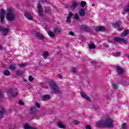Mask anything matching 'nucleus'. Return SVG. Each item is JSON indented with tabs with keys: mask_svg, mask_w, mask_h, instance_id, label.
Returning a JSON list of instances; mask_svg holds the SVG:
<instances>
[{
	"mask_svg": "<svg viewBox=\"0 0 129 129\" xmlns=\"http://www.w3.org/2000/svg\"><path fill=\"white\" fill-rule=\"evenodd\" d=\"M96 126L98 127L101 128H113V121L110 118H106L101 119L99 122L97 123Z\"/></svg>",
	"mask_w": 129,
	"mask_h": 129,
	"instance_id": "obj_1",
	"label": "nucleus"
},
{
	"mask_svg": "<svg viewBox=\"0 0 129 129\" xmlns=\"http://www.w3.org/2000/svg\"><path fill=\"white\" fill-rule=\"evenodd\" d=\"M6 19L9 22H14L16 20V14L12 9H8Z\"/></svg>",
	"mask_w": 129,
	"mask_h": 129,
	"instance_id": "obj_2",
	"label": "nucleus"
},
{
	"mask_svg": "<svg viewBox=\"0 0 129 129\" xmlns=\"http://www.w3.org/2000/svg\"><path fill=\"white\" fill-rule=\"evenodd\" d=\"M48 83L54 93H60L61 92L60 88H59L58 85L56 84L54 81L50 80L48 81Z\"/></svg>",
	"mask_w": 129,
	"mask_h": 129,
	"instance_id": "obj_3",
	"label": "nucleus"
},
{
	"mask_svg": "<svg viewBox=\"0 0 129 129\" xmlns=\"http://www.w3.org/2000/svg\"><path fill=\"white\" fill-rule=\"evenodd\" d=\"M6 15V10L4 9H1V12L0 13V19L2 24L5 23V16Z\"/></svg>",
	"mask_w": 129,
	"mask_h": 129,
	"instance_id": "obj_4",
	"label": "nucleus"
},
{
	"mask_svg": "<svg viewBox=\"0 0 129 129\" xmlns=\"http://www.w3.org/2000/svg\"><path fill=\"white\" fill-rule=\"evenodd\" d=\"M37 9L38 10V14L40 17H43L44 16V13H43V7H42V5L39 3L37 5Z\"/></svg>",
	"mask_w": 129,
	"mask_h": 129,
	"instance_id": "obj_5",
	"label": "nucleus"
},
{
	"mask_svg": "<svg viewBox=\"0 0 129 129\" xmlns=\"http://www.w3.org/2000/svg\"><path fill=\"white\" fill-rule=\"evenodd\" d=\"M9 31L10 28L2 26L1 32H3V36H7V34L9 33Z\"/></svg>",
	"mask_w": 129,
	"mask_h": 129,
	"instance_id": "obj_6",
	"label": "nucleus"
},
{
	"mask_svg": "<svg viewBox=\"0 0 129 129\" xmlns=\"http://www.w3.org/2000/svg\"><path fill=\"white\" fill-rule=\"evenodd\" d=\"M96 32H105L106 28L102 26H97L95 28Z\"/></svg>",
	"mask_w": 129,
	"mask_h": 129,
	"instance_id": "obj_7",
	"label": "nucleus"
},
{
	"mask_svg": "<svg viewBox=\"0 0 129 129\" xmlns=\"http://www.w3.org/2000/svg\"><path fill=\"white\" fill-rule=\"evenodd\" d=\"M114 41H115V42H118V43H120V42H122L123 44H127V40L124 39H121L119 37L115 38Z\"/></svg>",
	"mask_w": 129,
	"mask_h": 129,
	"instance_id": "obj_8",
	"label": "nucleus"
},
{
	"mask_svg": "<svg viewBox=\"0 0 129 129\" xmlns=\"http://www.w3.org/2000/svg\"><path fill=\"white\" fill-rule=\"evenodd\" d=\"M116 68L117 72L118 74H119V75L122 74V73H123V72H124V70L123 69V68L120 67L119 66H117L116 67Z\"/></svg>",
	"mask_w": 129,
	"mask_h": 129,
	"instance_id": "obj_9",
	"label": "nucleus"
},
{
	"mask_svg": "<svg viewBox=\"0 0 129 129\" xmlns=\"http://www.w3.org/2000/svg\"><path fill=\"white\" fill-rule=\"evenodd\" d=\"M80 29H81L82 30H84V31H85V32H87V33L91 32V30L90 29V28H89L87 25H81L80 26Z\"/></svg>",
	"mask_w": 129,
	"mask_h": 129,
	"instance_id": "obj_10",
	"label": "nucleus"
},
{
	"mask_svg": "<svg viewBox=\"0 0 129 129\" xmlns=\"http://www.w3.org/2000/svg\"><path fill=\"white\" fill-rule=\"evenodd\" d=\"M9 92L11 96L13 97H16L18 95V92H16L15 93H14V88H11L9 90Z\"/></svg>",
	"mask_w": 129,
	"mask_h": 129,
	"instance_id": "obj_11",
	"label": "nucleus"
},
{
	"mask_svg": "<svg viewBox=\"0 0 129 129\" xmlns=\"http://www.w3.org/2000/svg\"><path fill=\"white\" fill-rule=\"evenodd\" d=\"M35 37H36L38 40H44V36H43L40 32H36L35 33Z\"/></svg>",
	"mask_w": 129,
	"mask_h": 129,
	"instance_id": "obj_12",
	"label": "nucleus"
},
{
	"mask_svg": "<svg viewBox=\"0 0 129 129\" xmlns=\"http://www.w3.org/2000/svg\"><path fill=\"white\" fill-rule=\"evenodd\" d=\"M129 33V30L126 29L124 30L122 33L121 34V38H124V37H126Z\"/></svg>",
	"mask_w": 129,
	"mask_h": 129,
	"instance_id": "obj_13",
	"label": "nucleus"
},
{
	"mask_svg": "<svg viewBox=\"0 0 129 129\" xmlns=\"http://www.w3.org/2000/svg\"><path fill=\"white\" fill-rule=\"evenodd\" d=\"M24 16L27 18L28 20L33 21V17H32L29 12H24Z\"/></svg>",
	"mask_w": 129,
	"mask_h": 129,
	"instance_id": "obj_14",
	"label": "nucleus"
},
{
	"mask_svg": "<svg viewBox=\"0 0 129 129\" xmlns=\"http://www.w3.org/2000/svg\"><path fill=\"white\" fill-rule=\"evenodd\" d=\"M80 94L82 97H83V98H84L85 99H86L87 101H90L91 99L88 96H87L86 94H85L84 92H80Z\"/></svg>",
	"mask_w": 129,
	"mask_h": 129,
	"instance_id": "obj_15",
	"label": "nucleus"
},
{
	"mask_svg": "<svg viewBox=\"0 0 129 129\" xmlns=\"http://www.w3.org/2000/svg\"><path fill=\"white\" fill-rule=\"evenodd\" d=\"M74 16V14L72 12H70L68 17L67 18V22L68 23H71V17Z\"/></svg>",
	"mask_w": 129,
	"mask_h": 129,
	"instance_id": "obj_16",
	"label": "nucleus"
},
{
	"mask_svg": "<svg viewBox=\"0 0 129 129\" xmlns=\"http://www.w3.org/2000/svg\"><path fill=\"white\" fill-rule=\"evenodd\" d=\"M120 25H121V22H116V23L112 24V27H114L115 29H118Z\"/></svg>",
	"mask_w": 129,
	"mask_h": 129,
	"instance_id": "obj_17",
	"label": "nucleus"
},
{
	"mask_svg": "<svg viewBox=\"0 0 129 129\" xmlns=\"http://www.w3.org/2000/svg\"><path fill=\"white\" fill-rule=\"evenodd\" d=\"M30 113H31V114H33V115L37 114V108H36V107L31 108Z\"/></svg>",
	"mask_w": 129,
	"mask_h": 129,
	"instance_id": "obj_18",
	"label": "nucleus"
},
{
	"mask_svg": "<svg viewBox=\"0 0 129 129\" xmlns=\"http://www.w3.org/2000/svg\"><path fill=\"white\" fill-rule=\"evenodd\" d=\"M78 6L77 2H75L73 3V5L70 6V8L73 11H74V10L77 8Z\"/></svg>",
	"mask_w": 129,
	"mask_h": 129,
	"instance_id": "obj_19",
	"label": "nucleus"
},
{
	"mask_svg": "<svg viewBox=\"0 0 129 129\" xmlns=\"http://www.w3.org/2000/svg\"><path fill=\"white\" fill-rule=\"evenodd\" d=\"M79 14L80 17H84L85 16V10L83 9H81Z\"/></svg>",
	"mask_w": 129,
	"mask_h": 129,
	"instance_id": "obj_20",
	"label": "nucleus"
},
{
	"mask_svg": "<svg viewBox=\"0 0 129 129\" xmlns=\"http://www.w3.org/2000/svg\"><path fill=\"white\" fill-rule=\"evenodd\" d=\"M50 96L49 95H44L42 96V100L45 101V100H49L50 99Z\"/></svg>",
	"mask_w": 129,
	"mask_h": 129,
	"instance_id": "obj_21",
	"label": "nucleus"
},
{
	"mask_svg": "<svg viewBox=\"0 0 129 129\" xmlns=\"http://www.w3.org/2000/svg\"><path fill=\"white\" fill-rule=\"evenodd\" d=\"M5 111V108L4 107H2L1 108V110L0 111V119L2 118L3 117V116H4Z\"/></svg>",
	"mask_w": 129,
	"mask_h": 129,
	"instance_id": "obj_22",
	"label": "nucleus"
},
{
	"mask_svg": "<svg viewBox=\"0 0 129 129\" xmlns=\"http://www.w3.org/2000/svg\"><path fill=\"white\" fill-rule=\"evenodd\" d=\"M17 68V65L16 64H11L9 67L10 70H15Z\"/></svg>",
	"mask_w": 129,
	"mask_h": 129,
	"instance_id": "obj_23",
	"label": "nucleus"
},
{
	"mask_svg": "<svg viewBox=\"0 0 129 129\" xmlns=\"http://www.w3.org/2000/svg\"><path fill=\"white\" fill-rule=\"evenodd\" d=\"M4 75L5 76H10V75H11V72H10V71L9 70H5L4 71Z\"/></svg>",
	"mask_w": 129,
	"mask_h": 129,
	"instance_id": "obj_24",
	"label": "nucleus"
},
{
	"mask_svg": "<svg viewBox=\"0 0 129 129\" xmlns=\"http://www.w3.org/2000/svg\"><path fill=\"white\" fill-rule=\"evenodd\" d=\"M23 73H24L23 72V71H21L20 70H19L17 72V75H18V76H22Z\"/></svg>",
	"mask_w": 129,
	"mask_h": 129,
	"instance_id": "obj_25",
	"label": "nucleus"
},
{
	"mask_svg": "<svg viewBox=\"0 0 129 129\" xmlns=\"http://www.w3.org/2000/svg\"><path fill=\"white\" fill-rule=\"evenodd\" d=\"M48 34L49 37H51V38H54V37H55V34H54V33H53L52 31H48Z\"/></svg>",
	"mask_w": 129,
	"mask_h": 129,
	"instance_id": "obj_26",
	"label": "nucleus"
},
{
	"mask_svg": "<svg viewBox=\"0 0 129 129\" xmlns=\"http://www.w3.org/2000/svg\"><path fill=\"white\" fill-rule=\"evenodd\" d=\"M58 126L59 127H60V128H65V126H64L63 124L61 123L60 122H58Z\"/></svg>",
	"mask_w": 129,
	"mask_h": 129,
	"instance_id": "obj_27",
	"label": "nucleus"
},
{
	"mask_svg": "<svg viewBox=\"0 0 129 129\" xmlns=\"http://www.w3.org/2000/svg\"><path fill=\"white\" fill-rule=\"evenodd\" d=\"M89 49H95L96 46L94 44H91L89 46Z\"/></svg>",
	"mask_w": 129,
	"mask_h": 129,
	"instance_id": "obj_28",
	"label": "nucleus"
},
{
	"mask_svg": "<svg viewBox=\"0 0 129 129\" xmlns=\"http://www.w3.org/2000/svg\"><path fill=\"white\" fill-rule=\"evenodd\" d=\"M86 6V2L85 1H82L81 2V7L84 8Z\"/></svg>",
	"mask_w": 129,
	"mask_h": 129,
	"instance_id": "obj_29",
	"label": "nucleus"
},
{
	"mask_svg": "<svg viewBox=\"0 0 129 129\" xmlns=\"http://www.w3.org/2000/svg\"><path fill=\"white\" fill-rule=\"evenodd\" d=\"M112 87L113 89H117V88H118V86L116 84H113Z\"/></svg>",
	"mask_w": 129,
	"mask_h": 129,
	"instance_id": "obj_30",
	"label": "nucleus"
},
{
	"mask_svg": "<svg viewBox=\"0 0 129 129\" xmlns=\"http://www.w3.org/2000/svg\"><path fill=\"white\" fill-rule=\"evenodd\" d=\"M32 126L29 125L28 124H25L24 125V128L25 129H31Z\"/></svg>",
	"mask_w": 129,
	"mask_h": 129,
	"instance_id": "obj_31",
	"label": "nucleus"
},
{
	"mask_svg": "<svg viewBox=\"0 0 129 129\" xmlns=\"http://www.w3.org/2000/svg\"><path fill=\"white\" fill-rule=\"evenodd\" d=\"M53 32H54V33H60V29L55 28L53 29Z\"/></svg>",
	"mask_w": 129,
	"mask_h": 129,
	"instance_id": "obj_32",
	"label": "nucleus"
},
{
	"mask_svg": "<svg viewBox=\"0 0 129 129\" xmlns=\"http://www.w3.org/2000/svg\"><path fill=\"white\" fill-rule=\"evenodd\" d=\"M28 79L30 82H33V81H34V78H33L31 75L29 76Z\"/></svg>",
	"mask_w": 129,
	"mask_h": 129,
	"instance_id": "obj_33",
	"label": "nucleus"
},
{
	"mask_svg": "<svg viewBox=\"0 0 129 129\" xmlns=\"http://www.w3.org/2000/svg\"><path fill=\"white\" fill-rule=\"evenodd\" d=\"M124 11L125 12H129V5L124 7Z\"/></svg>",
	"mask_w": 129,
	"mask_h": 129,
	"instance_id": "obj_34",
	"label": "nucleus"
},
{
	"mask_svg": "<svg viewBox=\"0 0 129 129\" xmlns=\"http://www.w3.org/2000/svg\"><path fill=\"white\" fill-rule=\"evenodd\" d=\"M49 56V52L48 51H45L43 53V57H48Z\"/></svg>",
	"mask_w": 129,
	"mask_h": 129,
	"instance_id": "obj_35",
	"label": "nucleus"
},
{
	"mask_svg": "<svg viewBox=\"0 0 129 129\" xmlns=\"http://www.w3.org/2000/svg\"><path fill=\"white\" fill-rule=\"evenodd\" d=\"M4 94H3V92L0 90V99H3L4 98Z\"/></svg>",
	"mask_w": 129,
	"mask_h": 129,
	"instance_id": "obj_36",
	"label": "nucleus"
},
{
	"mask_svg": "<svg viewBox=\"0 0 129 129\" xmlns=\"http://www.w3.org/2000/svg\"><path fill=\"white\" fill-rule=\"evenodd\" d=\"M73 123L74 124H79V123H80V122L77 120H75L73 121Z\"/></svg>",
	"mask_w": 129,
	"mask_h": 129,
	"instance_id": "obj_37",
	"label": "nucleus"
},
{
	"mask_svg": "<svg viewBox=\"0 0 129 129\" xmlns=\"http://www.w3.org/2000/svg\"><path fill=\"white\" fill-rule=\"evenodd\" d=\"M122 129H126V123H123L122 124Z\"/></svg>",
	"mask_w": 129,
	"mask_h": 129,
	"instance_id": "obj_38",
	"label": "nucleus"
},
{
	"mask_svg": "<svg viewBox=\"0 0 129 129\" xmlns=\"http://www.w3.org/2000/svg\"><path fill=\"white\" fill-rule=\"evenodd\" d=\"M74 18L76 20L78 21L80 18H79V16H78V14H75Z\"/></svg>",
	"mask_w": 129,
	"mask_h": 129,
	"instance_id": "obj_39",
	"label": "nucleus"
},
{
	"mask_svg": "<svg viewBox=\"0 0 129 129\" xmlns=\"http://www.w3.org/2000/svg\"><path fill=\"white\" fill-rule=\"evenodd\" d=\"M45 12L46 13H47V14H49V15H51V11L50 10V9H46Z\"/></svg>",
	"mask_w": 129,
	"mask_h": 129,
	"instance_id": "obj_40",
	"label": "nucleus"
},
{
	"mask_svg": "<svg viewBox=\"0 0 129 129\" xmlns=\"http://www.w3.org/2000/svg\"><path fill=\"white\" fill-rule=\"evenodd\" d=\"M35 106H36L37 108H40V107H41V105H40V103L36 102L35 103Z\"/></svg>",
	"mask_w": 129,
	"mask_h": 129,
	"instance_id": "obj_41",
	"label": "nucleus"
},
{
	"mask_svg": "<svg viewBox=\"0 0 129 129\" xmlns=\"http://www.w3.org/2000/svg\"><path fill=\"white\" fill-rule=\"evenodd\" d=\"M25 66H26V64H25V63H20V64H19V67L21 68H23V67H25Z\"/></svg>",
	"mask_w": 129,
	"mask_h": 129,
	"instance_id": "obj_42",
	"label": "nucleus"
},
{
	"mask_svg": "<svg viewBox=\"0 0 129 129\" xmlns=\"http://www.w3.org/2000/svg\"><path fill=\"white\" fill-rule=\"evenodd\" d=\"M122 85H124V86H127L128 85H129V83H128V82H126V83H125V82H122Z\"/></svg>",
	"mask_w": 129,
	"mask_h": 129,
	"instance_id": "obj_43",
	"label": "nucleus"
},
{
	"mask_svg": "<svg viewBox=\"0 0 129 129\" xmlns=\"http://www.w3.org/2000/svg\"><path fill=\"white\" fill-rule=\"evenodd\" d=\"M18 103L19 104H20V105H24V102H23V101H22L21 100H19Z\"/></svg>",
	"mask_w": 129,
	"mask_h": 129,
	"instance_id": "obj_44",
	"label": "nucleus"
},
{
	"mask_svg": "<svg viewBox=\"0 0 129 129\" xmlns=\"http://www.w3.org/2000/svg\"><path fill=\"white\" fill-rule=\"evenodd\" d=\"M57 77L59 79H62V78H63V76L62 75L58 74V75H57Z\"/></svg>",
	"mask_w": 129,
	"mask_h": 129,
	"instance_id": "obj_45",
	"label": "nucleus"
},
{
	"mask_svg": "<svg viewBox=\"0 0 129 129\" xmlns=\"http://www.w3.org/2000/svg\"><path fill=\"white\" fill-rule=\"evenodd\" d=\"M69 34L71 36H75L74 32L72 31H70Z\"/></svg>",
	"mask_w": 129,
	"mask_h": 129,
	"instance_id": "obj_46",
	"label": "nucleus"
},
{
	"mask_svg": "<svg viewBox=\"0 0 129 129\" xmlns=\"http://www.w3.org/2000/svg\"><path fill=\"white\" fill-rule=\"evenodd\" d=\"M86 129H91V126L89 125H87L86 126Z\"/></svg>",
	"mask_w": 129,
	"mask_h": 129,
	"instance_id": "obj_47",
	"label": "nucleus"
},
{
	"mask_svg": "<svg viewBox=\"0 0 129 129\" xmlns=\"http://www.w3.org/2000/svg\"><path fill=\"white\" fill-rule=\"evenodd\" d=\"M72 72L73 73H75V72H76V69H75V68H73L72 69Z\"/></svg>",
	"mask_w": 129,
	"mask_h": 129,
	"instance_id": "obj_48",
	"label": "nucleus"
},
{
	"mask_svg": "<svg viewBox=\"0 0 129 129\" xmlns=\"http://www.w3.org/2000/svg\"><path fill=\"white\" fill-rule=\"evenodd\" d=\"M116 55H117V56H120V52H116Z\"/></svg>",
	"mask_w": 129,
	"mask_h": 129,
	"instance_id": "obj_49",
	"label": "nucleus"
},
{
	"mask_svg": "<svg viewBox=\"0 0 129 129\" xmlns=\"http://www.w3.org/2000/svg\"><path fill=\"white\" fill-rule=\"evenodd\" d=\"M92 64H97V62H96V61L93 60V61H92Z\"/></svg>",
	"mask_w": 129,
	"mask_h": 129,
	"instance_id": "obj_50",
	"label": "nucleus"
},
{
	"mask_svg": "<svg viewBox=\"0 0 129 129\" xmlns=\"http://www.w3.org/2000/svg\"><path fill=\"white\" fill-rule=\"evenodd\" d=\"M117 30L119 31V32H121V29H119V28H117Z\"/></svg>",
	"mask_w": 129,
	"mask_h": 129,
	"instance_id": "obj_51",
	"label": "nucleus"
},
{
	"mask_svg": "<svg viewBox=\"0 0 129 129\" xmlns=\"http://www.w3.org/2000/svg\"><path fill=\"white\" fill-rule=\"evenodd\" d=\"M3 28V26H0V32H2V28Z\"/></svg>",
	"mask_w": 129,
	"mask_h": 129,
	"instance_id": "obj_52",
	"label": "nucleus"
},
{
	"mask_svg": "<svg viewBox=\"0 0 129 129\" xmlns=\"http://www.w3.org/2000/svg\"><path fill=\"white\" fill-rule=\"evenodd\" d=\"M106 96H107V99H109V95H107Z\"/></svg>",
	"mask_w": 129,
	"mask_h": 129,
	"instance_id": "obj_53",
	"label": "nucleus"
},
{
	"mask_svg": "<svg viewBox=\"0 0 129 129\" xmlns=\"http://www.w3.org/2000/svg\"><path fill=\"white\" fill-rule=\"evenodd\" d=\"M23 80H24V82H27V80L26 79H23Z\"/></svg>",
	"mask_w": 129,
	"mask_h": 129,
	"instance_id": "obj_54",
	"label": "nucleus"
},
{
	"mask_svg": "<svg viewBox=\"0 0 129 129\" xmlns=\"http://www.w3.org/2000/svg\"><path fill=\"white\" fill-rule=\"evenodd\" d=\"M31 129H38V128H36V127H31Z\"/></svg>",
	"mask_w": 129,
	"mask_h": 129,
	"instance_id": "obj_55",
	"label": "nucleus"
},
{
	"mask_svg": "<svg viewBox=\"0 0 129 129\" xmlns=\"http://www.w3.org/2000/svg\"><path fill=\"white\" fill-rule=\"evenodd\" d=\"M3 49V47H2V46L0 45V50H2Z\"/></svg>",
	"mask_w": 129,
	"mask_h": 129,
	"instance_id": "obj_56",
	"label": "nucleus"
},
{
	"mask_svg": "<svg viewBox=\"0 0 129 129\" xmlns=\"http://www.w3.org/2000/svg\"><path fill=\"white\" fill-rule=\"evenodd\" d=\"M92 7H94L95 5L94 4H92Z\"/></svg>",
	"mask_w": 129,
	"mask_h": 129,
	"instance_id": "obj_57",
	"label": "nucleus"
},
{
	"mask_svg": "<svg viewBox=\"0 0 129 129\" xmlns=\"http://www.w3.org/2000/svg\"><path fill=\"white\" fill-rule=\"evenodd\" d=\"M15 90H18V89H17V88H16V89H15Z\"/></svg>",
	"mask_w": 129,
	"mask_h": 129,
	"instance_id": "obj_58",
	"label": "nucleus"
}]
</instances>
